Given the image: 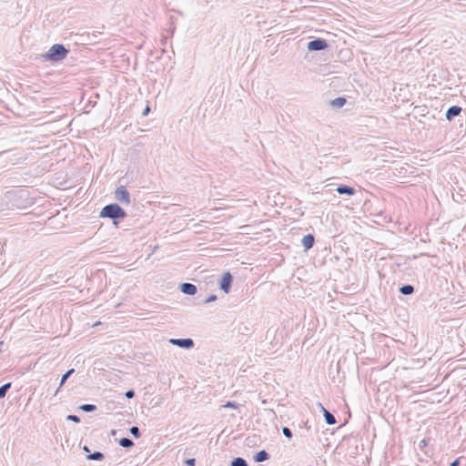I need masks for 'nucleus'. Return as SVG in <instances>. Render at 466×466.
I'll use <instances>...</instances> for the list:
<instances>
[{"instance_id":"nucleus-1","label":"nucleus","mask_w":466,"mask_h":466,"mask_svg":"<svg viewBox=\"0 0 466 466\" xmlns=\"http://www.w3.org/2000/svg\"><path fill=\"white\" fill-rule=\"evenodd\" d=\"M100 218H106L113 220L115 226L118 225V221L127 217V212L116 203H111L105 206L100 211Z\"/></svg>"},{"instance_id":"nucleus-2","label":"nucleus","mask_w":466,"mask_h":466,"mask_svg":"<svg viewBox=\"0 0 466 466\" xmlns=\"http://www.w3.org/2000/svg\"><path fill=\"white\" fill-rule=\"evenodd\" d=\"M69 50L62 44L53 45L43 56L46 61L57 63L63 61L68 55Z\"/></svg>"},{"instance_id":"nucleus-3","label":"nucleus","mask_w":466,"mask_h":466,"mask_svg":"<svg viewBox=\"0 0 466 466\" xmlns=\"http://www.w3.org/2000/svg\"><path fill=\"white\" fill-rule=\"evenodd\" d=\"M232 283L233 276L228 271L225 272L220 279L219 289L226 294H228L230 292Z\"/></svg>"},{"instance_id":"nucleus-4","label":"nucleus","mask_w":466,"mask_h":466,"mask_svg":"<svg viewBox=\"0 0 466 466\" xmlns=\"http://www.w3.org/2000/svg\"><path fill=\"white\" fill-rule=\"evenodd\" d=\"M328 46L329 45L327 41L319 37L310 40L307 45L309 51H322L325 50Z\"/></svg>"},{"instance_id":"nucleus-5","label":"nucleus","mask_w":466,"mask_h":466,"mask_svg":"<svg viewBox=\"0 0 466 466\" xmlns=\"http://www.w3.org/2000/svg\"><path fill=\"white\" fill-rule=\"evenodd\" d=\"M115 198L122 204L130 203V194L124 186L116 187L115 190Z\"/></svg>"},{"instance_id":"nucleus-6","label":"nucleus","mask_w":466,"mask_h":466,"mask_svg":"<svg viewBox=\"0 0 466 466\" xmlns=\"http://www.w3.org/2000/svg\"><path fill=\"white\" fill-rule=\"evenodd\" d=\"M169 343L181 349L189 350L194 347V340L190 338L170 339Z\"/></svg>"},{"instance_id":"nucleus-7","label":"nucleus","mask_w":466,"mask_h":466,"mask_svg":"<svg viewBox=\"0 0 466 466\" xmlns=\"http://www.w3.org/2000/svg\"><path fill=\"white\" fill-rule=\"evenodd\" d=\"M318 406L323 413L326 423L328 425H334L337 422L335 416L326 410L320 402L318 403Z\"/></svg>"},{"instance_id":"nucleus-8","label":"nucleus","mask_w":466,"mask_h":466,"mask_svg":"<svg viewBox=\"0 0 466 466\" xmlns=\"http://www.w3.org/2000/svg\"><path fill=\"white\" fill-rule=\"evenodd\" d=\"M180 291L186 295H195L198 292L197 286L189 283L185 282L180 285Z\"/></svg>"},{"instance_id":"nucleus-9","label":"nucleus","mask_w":466,"mask_h":466,"mask_svg":"<svg viewBox=\"0 0 466 466\" xmlns=\"http://www.w3.org/2000/svg\"><path fill=\"white\" fill-rule=\"evenodd\" d=\"M462 109L459 106H451L446 111L445 116L448 121H451L455 116L461 113Z\"/></svg>"},{"instance_id":"nucleus-10","label":"nucleus","mask_w":466,"mask_h":466,"mask_svg":"<svg viewBox=\"0 0 466 466\" xmlns=\"http://www.w3.org/2000/svg\"><path fill=\"white\" fill-rule=\"evenodd\" d=\"M301 243H302V246H303L305 251L309 250L310 248H313V246L315 244L314 235L309 233V234L304 236L301 240Z\"/></svg>"},{"instance_id":"nucleus-11","label":"nucleus","mask_w":466,"mask_h":466,"mask_svg":"<svg viewBox=\"0 0 466 466\" xmlns=\"http://www.w3.org/2000/svg\"><path fill=\"white\" fill-rule=\"evenodd\" d=\"M336 191L339 194V195H348V196H352L355 194L356 190L354 187H350V186H348V185H339Z\"/></svg>"},{"instance_id":"nucleus-12","label":"nucleus","mask_w":466,"mask_h":466,"mask_svg":"<svg viewBox=\"0 0 466 466\" xmlns=\"http://www.w3.org/2000/svg\"><path fill=\"white\" fill-rule=\"evenodd\" d=\"M269 453L266 451L265 450H262L258 452H257L253 459L256 462H263L265 461H268L269 459Z\"/></svg>"},{"instance_id":"nucleus-13","label":"nucleus","mask_w":466,"mask_h":466,"mask_svg":"<svg viewBox=\"0 0 466 466\" xmlns=\"http://www.w3.org/2000/svg\"><path fill=\"white\" fill-rule=\"evenodd\" d=\"M347 99L343 96L337 97L329 102L333 108L339 109L345 106Z\"/></svg>"},{"instance_id":"nucleus-14","label":"nucleus","mask_w":466,"mask_h":466,"mask_svg":"<svg viewBox=\"0 0 466 466\" xmlns=\"http://www.w3.org/2000/svg\"><path fill=\"white\" fill-rule=\"evenodd\" d=\"M414 290V287L410 284L402 285L399 289L400 293L402 295H411Z\"/></svg>"},{"instance_id":"nucleus-15","label":"nucleus","mask_w":466,"mask_h":466,"mask_svg":"<svg viewBox=\"0 0 466 466\" xmlns=\"http://www.w3.org/2000/svg\"><path fill=\"white\" fill-rule=\"evenodd\" d=\"M75 372V369L68 370L61 378L60 384L58 389L56 390L55 395H56L60 390V388L66 383L67 379Z\"/></svg>"},{"instance_id":"nucleus-16","label":"nucleus","mask_w":466,"mask_h":466,"mask_svg":"<svg viewBox=\"0 0 466 466\" xmlns=\"http://www.w3.org/2000/svg\"><path fill=\"white\" fill-rule=\"evenodd\" d=\"M118 444L119 446L127 449L132 448L135 445L134 441L131 439L126 437L121 438L118 441Z\"/></svg>"},{"instance_id":"nucleus-17","label":"nucleus","mask_w":466,"mask_h":466,"mask_svg":"<svg viewBox=\"0 0 466 466\" xmlns=\"http://www.w3.org/2000/svg\"><path fill=\"white\" fill-rule=\"evenodd\" d=\"M104 458L105 455L101 451H95L86 456V459L89 461H102Z\"/></svg>"},{"instance_id":"nucleus-18","label":"nucleus","mask_w":466,"mask_h":466,"mask_svg":"<svg viewBox=\"0 0 466 466\" xmlns=\"http://www.w3.org/2000/svg\"><path fill=\"white\" fill-rule=\"evenodd\" d=\"M230 466H248V464L245 459L237 457L231 461Z\"/></svg>"},{"instance_id":"nucleus-19","label":"nucleus","mask_w":466,"mask_h":466,"mask_svg":"<svg viewBox=\"0 0 466 466\" xmlns=\"http://www.w3.org/2000/svg\"><path fill=\"white\" fill-rule=\"evenodd\" d=\"M12 382L5 383L0 387V399H3L5 397L7 391L11 389Z\"/></svg>"},{"instance_id":"nucleus-20","label":"nucleus","mask_w":466,"mask_h":466,"mask_svg":"<svg viewBox=\"0 0 466 466\" xmlns=\"http://www.w3.org/2000/svg\"><path fill=\"white\" fill-rule=\"evenodd\" d=\"M79 408L85 412H92L96 410V406L94 404H83Z\"/></svg>"},{"instance_id":"nucleus-21","label":"nucleus","mask_w":466,"mask_h":466,"mask_svg":"<svg viewBox=\"0 0 466 466\" xmlns=\"http://www.w3.org/2000/svg\"><path fill=\"white\" fill-rule=\"evenodd\" d=\"M129 432H130V434H132V435H133V437H134V438H136V439H138V438H140V436H141L140 430H139V428H138V427H137V426H132L131 428H129Z\"/></svg>"},{"instance_id":"nucleus-22","label":"nucleus","mask_w":466,"mask_h":466,"mask_svg":"<svg viewBox=\"0 0 466 466\" xmlns=\"http://www.w3.org/2000/svg\"><path fill=\"white\" fill-rule=\"evenodd\" d=\"M282 433L288 439H291L292 436H293L292 431H291V430L289 427H283L282 428Z\"/></svg>"},{"instance_id":"nucleus-23","label":"nucleus","mask_w":466,"mask_h":466,"mask_svg":"<svg viewBox=\"0 0 466 466\" xmlns=\"http://www.w3.org/2000/svg\"><path fill=\"white\" fill-rule=\"evenodd\" d=\"M67 420L74 421V422H80V418L77 415L70 414L66 417Z\"/></svg>"},{"instance_id":"nucleus-24","label":"nucleus","mask_w":466,"mask_h":466,"mask_svg":"<svg viewBox=\"0 0 466 466\" xmlns=\"http://www.w3.org/2000/svg\"><path fill=\"white\" fill-rule=\"evenodd\" d=\"M238 406V404L237 402H235V401H228L224 405L225 408H233V409H237Z\"/></svg>"},{"instance_id":"nucleus-25","label":"nucleus","mask_w":466,"mask_h":466,"mask_svg":"<svg viewBox=\"0 0 466 466\" xmlns=\"http://www.w3.org/2000/svg\"><path fill=\"white\" fill-rule=\"evenodd\" d=\"M215 300H217V296L216 295H210L206 299H204V302L205 303H210V302H213Z\"/></svg>"},{"instance_id":"nucleus-26","label":"nucleus","mask_w":466,"mask_h":466,"mask_svg":"<svg viewBox=\"0 0 466 466\" xmlns=\"http://www.w3.org/2000/svg\"><path fill=\"white\" fill-rule=\"evenodd\" d=\"M185 464L187 466H195L196 465V459L191 458L185 461Z\"/></svg>"},{"instance_id":"nucleus-27","label":"nucleus","mask_w":466,"mask_h":466,"mask_svg":"<svg viewBox=\"0 0 466 466\" xmlns=\"http://www.w3.org/2000/svg\"><path fill=\"white\" fill-rule=\"evenodd\" d=\"M125 396L127 399H132L135 396V391L133 390H128L127 391H126Z\"/></svg>"},{"instance_id":"nucleus-28","label":"nucleus","mask_w":466,"mask_h":466,"mask_svg":"<svg viewBox=\"0 0 466 466\" xmlns=\"http://www.w3.org/2000/svg\"><path fill=\"white\" fill-rule=\"evenodd\" d=\"M427 445H428V441H427V440H425V439H424V440H422V441H420V443H419V447H420V449H421V450H422L424 447H426Z\"/></svg>"},{"instance_id":"nucleus-29","label":"nucleus","mask_w":466,"mask_h":466,"mask_svg":"<svg viewBox=\"0 0 466 466\" xmlns=\"http://www.w3.org/2000/svg\"><path fill=\"white\" fill-rule=\"evenodd\" d=\"M460 463H461V461H460V458H458V459L454 460V461L450 464V466H460Z\"/></svg>"},{"instance_id":"nucleus-30","label":"nucleus","mask_w":466,"mask_h":466,"mask_svg":"<svg viewBox=\"0 0 466 466\" xmlns=\"http://www.w3.org/2000/svg\"><path fill=\"white\" fill-rule=\"evenodd\" d=\"M83 450H84L86 452H90V450H89L88 446H86V445H85V446L83 447Z\"/></svg>"},{"instance_id":"nucleus-31","label":"nucleus","mask_w":466,"mask_h":466,"mask_svg":"<svg viewBox=\"0 0 466 466\" xmlns=\"http://www.w3.org/2000/svg\"><path fill=\"white\" fill-rule=\"evenodd\" d=\"M148 112H149V106H147L143 112V115H147Z\"/></svg>"},{"instance_id":"nucleus-32","label":"nucleus","mask_w":466,"mask_h":466,"mask_svg":"<svg viewBox=\"0 0 466 466\" xmlns=\"http://www.w3.org/2000/svg\"><path fill=\"white\" fill-rule=\"evenodd\" d=\"M116 434V430H112V431H111V435H112V436H115Z\"/></svg>"}]
</instances>
